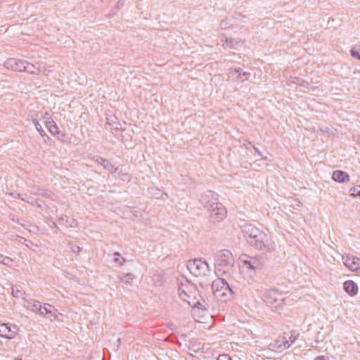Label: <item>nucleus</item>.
Segmentation results:
<instances>
[{"label":"nucleus","mask_w":360,"mask_h":360,"mask_svg":"<svg viewBox=\"0 0 360 360\" xmlns=\"http://www.w3.org/2000/svg\"><path fill=\"white\" fill-rule=\"evenodd\" d=\"M217 360H231V358L227 354H222L218 356Z\"/></svg>","instance_id":"nucleus-35"},{"label":"nucleus","mask_w":360,"mask_h":360,"mask_svg":"<svg viewBox=\"0 0 360 360\" xmlns=\"http://www.w3.org/2000/svg\"><path fill=\"white\" fill-rule=\"evenodd\" d=\"M11 195L13 196V198H18V199H20L23 201H27V202H29L28 200H27V195L25 194V193H12Z\"/></svg>","instance_id":"nucleus-33"},{"label":"nucleus","mask_w":360,"mask_h":360,"mask_svg":"<svg viewBox=\"0 0 360 360\" xmlns=\"http://www.w3.org/2000/svg\"><path fill=\"white\" fill-rule=\"evenodd\" d=\"M234 294L233 289L230 287V285L227 283L225 287L221 290V291L217 294L215 297L217 299L221 300L223 302H226L229 300H231Z\"/></svg>","instance_id":"nucleus-12"},{"label":"nucleus","mask_w":360,"mask_h":360,"mask_svg":"<svg viewBox=\"0 0 360 360\" xmlns=\"http://www.w3.org/2000/svg\"><path fill=\"white\" fill-rule=\"evenodd\" d=\"M34 124L35 126L36 129L39 133V134L41 136H45V131H44V129H42V127L41 126V124L39 123V122L37 120H34Z\"/></svg>","instance_id":"nucleus-30"},{"label":"nucleus","mask_w":360,"mask_h":360,"mask_svg":"<svg viewBox=\"0 0 360 360\" xmlns=\"http://www.w3.org/2000/svg\"><path fill=\"white\" fill-rule=\"evenodd\" d=\"M350 195L360 198V185L354 186L349 189Z\"/></svg>","instance_id":"nucleus-26"},{"label":"nucleus","mask_w":360,"mask_h":360,"mask_svg":"<svg viewBox=\"0 0 360 360\" xmlns=\"http://www.w3.org/2000/svg\"><path fill=\"white\" fill-rule=\"evenodd\" d=\"M245 264L246 265L247 268L252 270L259 269L262 266L261 261L257 258H250L249 260H245Z\"/></svg>","instance_id":"nucleus-19"},{"label":"nucleus","mask_w":360,"mask_h":360,"mask_svg":"<svg viewBox=\"0 0 360 360\" xmlns=\"http://www.w3.org/2000/svg\"><path fill=\"white\" fill-rule=\"evenodd\" d=\"M240 44V41L234 39H229L226 38L224 41L222 43V46L224 48L229 47L230 49H236L237 46Z\"/></svg>","instance_id":"nucleus-22"},{"label":"nucleus","mask_w":360,"mask_h":360,"mask_svg":"<svg viewBox=\"0 0 360 360\" xmlns=\"http://www.w3.org/2000/svg\"><path fill=\"white\" fill-rule=\"evenodd\" d=\"M101 161L103 162L101 166L107 171L111 172L112 174L115 175L116 172L119 169V167H115V165L107 159L101 160Z\"/></svg>","instance_id":"nucleus-20"},{"label":"nucleus","mask_w":360,"mask_h":360,"mask_svg":"<svg viewBox=\"0 0 360 360\" xmlns=\"http://www.w3.org/2000/svg\"><path fill=\"white\" fill-rule=\"evenodd\" d=\"M300 86H302L305 89H309V86H310V84L307 82V81H305V80H303L301 83H300Z\"/></svg>","instance_id":"nucleus-38"},{"label":"nucleus","mask_w":360,"mask_h":360,"mask_svg":"<svg viewBox=\"0 0 360 360\" xmlns=\"http://www.w3.org/2000/svg\"><path fill=\"white\" fill-rule=\"evenodd\" d=\"M11 293L14 297L22 298L25 300V292L22 290L20 286H13L11 288Z\"/></svg>","instance_id":"nucleus-23"},{"label":"nucleus","mask_w":360,"mask_h":360,"mask_svg":"<svg viewBox=\"0 0 360 360\" xmlns=\"http://www.w3.org/2000/svg\"><path fill=\"white\" fill-rule=\"evenodd\" d=\"M124 1H125V0H119L118 1L117 6L113 9H112V15H115L118 12V11L121 8H122Z\"/></svg>","instance_id":"nucleus-31"},{"label":"nucleus","mask_w":360,"mask_h":360,"mask_svg":"<svg viewBox=\"0 0 360 360\" xmlns=\"http://www.w3.org/2000/svg\"><path fill=\"white\" fill-rule=\"evenodd\" d=\"M101 160H105V158H101V157H96V158L95 159V161L96 162H98L99 165H102L103 162H102Z\"/></svg>","instance_id":"nucleus-40"},{"label":"nucleus","mask_w":360,"mask_h":360,"mask_svg":"<svg viewBox=\"0 0 360 360\" xmlns=\"http://www.w3.org/2000/svg\"><path fill=\"white\" fill-rule=\"evenodd\" d=\"M193 293H190V298H187V300H192L193 299Z\"/></svg>","instance_id":"nucleus-42"},{"label":"nucleus","mask_w":360,"mask_h":360,"mask_svg":"<svg viewBox=\"0 0 360 360\" xmlns=\"http://www.w3.org/2000/svg\"><path fill=\"white\" fill-rule=\"evenodd\" d=\"M344 290L351 296L356 295L358 292V286L353 281H347L343 284Z\"/></svg>","instance_id":"nucleus-16"},{"label":"nucleus","mask_w":360,"mask_h":360,"mask_svg":"<svg viewBox=\"0 0 360 360\" xmlns=\"http://www.w3.org/2000/svg\"><path fill=\"white\" fill-rule=\"evenodd\" d=\"M254 149L255 150V151H256V152H257L259 155H261V156H262V154H261L260 151H259L257 148H255V147L254 146Z\"/></svg>","instance_id":"nucleus-43"},{"label":"nucleus","mask_w":360,"mask_h":360,"mask_svg":"<svg viewBox=\"0 0 360 360\" xmlns=\"http://www.w3.org/2000/svg\"><path fill=\"white\" fill-rule=\"evenodd\" d=\"M113 261L118 264L120 266H122L126 262L125 258L120 256V254L118 252H115L113 253Z\"/></svg>","instance_id":"nucleus-25"},{"label":"nucleus","mask_w":360,"mask_h":360,"mask_svg":"<svg viewBox=\"0 0 360 360\" xmlns=\"http://www.w3.org/2000/svg\"><path fill=\"white\" fill-rule=\"evenodd\" d=\"M11 262H12V259L10 257H4V258H3V259H2L1 263L4 264V265L9 266Z\"/></svg>","instance_id":"nucleus-37"},{"label":"nucleus","mask_w":360,"mask_h":360,"mask_svg":"<svg viewBox=\"0 0 360 360\" xmlns=\"http://www.w3.org/2000/svg\"><path fill=\"white\" fill-rule=\"evenodd\" d=\"M153 190H154V188H151V191H153ZM155 191L156 192H155V193H153V192H152V193H153V194H154V195H158L160 194V198H162V199H165V197H167V193H161V192H160V191L159 189L155 188ZM157 198H159V196H158Z\"/></svg>","instance_id":"nucleus-34"},{"label":"nucleus","mask_w":360,"mask_h":360,"mask_svg":"<svg viewBox=\"0 0 360 360\" xmlns=\"http://www.w3.org/2000/svg\"><path fill=\"white\" fill-rule=\"evenodd\" d=\"M217 196L218 195L214 191H207L200 199L201 205L210 213V218L212 221H220L226 214V210L219 201Z\"/></svg>","instance_id":"nucleus-1"},{"label":"nucleus","mask_w":360,"mask_h":360,"mask_svg":"<svg viewBox=\"0 0 360 360\" xmlns=\"http://www.w3.org/2000/svg\"><path fill=\"white\" fill-rule=\"evenodd\" d=\"M134 279V276L131 274H125L123 276L120 277L122 282L125 283H130L131 281Z\"/></svg>","instance_id":"nucleus-27"},{"label":"nucleus","mask_w":360,"mask_h":360,"mask_svg":"<svg viewBox=\"0 0 360 360\" xmlns=\"http://www.w3.org/2000/svg\"><path fill=\"white\" fill-rule=\"evenodd\" d=\"M234 257L231 251L221 250L214 255L215 273L218 276L230 275L233 271Z\"/></svg>","instance_id":"nucleus-2"},{"label":"nucleus","mask_w":360,"mask_h":360,"mask_svg":"<svg viewBox=\"0 0 360 360\" xmlns=\"http://www.w3.org/2000/svg\"><path fill=\"white\" fill-rule=\"evenodd\" d=\"M250 245L258 250L271 251L274 249L269 236L259 229V233H257L256 236L250 240Z\"/></svg>","instance_id":"nucleus-6"},{"label":"nucleus","mask_w":360,"mask_h":360,"mask_svg":"<svg viewBox=\"0 0 360 360\" xmlns=\"http://www.w3.org/2000/svg\"><path fill=\"white\" fill-rule=\"evenodd\" d=\"M79 250H80L79 247L76 246L75 248L72 249V251L75 252H79Z\"/></svg>","instance_id":"nucleus-41"},{"label":"nucleus","mask_w":360,"mask_h":360,"mask_svg":"<svg viewBox=\"0 0 360 360\" xmlns=\"http://www.w3.org/2000/svg\"><path fill=\"white\" fill-rule=\"evenodd\" d=\"M26 61L20 59L11 58L4 62V67L8 70H11L15 72L24 71L25 65Z\"/></svg>","instance_id":"nucleus-9"},{"label":"nucleus","mask_w":360,"mask_h":360,"mask_svg":"<svg viewBox=\"0 0 360 360\" xmlns=\"http://www.w3.org/2000/svg\"><path fill=\"white\" fill-rule=\"evenodd\" d=\"M343 264L352 271L360 274V259L352 255H342Z\"/></svg>","instance_id":"nucleus-7"},{"label":"nucleus","mask_w":360,"mask_h":360,"mask_svg":"<svg viewBox=\"0 0 360 360\" xmlns=\"http://www.w3.org/2000/svg\"><path fill=\"white\" fill-rule=\"evenodd\" d=\"M187 268L191 274L195 276H205L210 271L208 263L201 259H194L188 261Z\"/></svg>","instance_id":"nucleus-5"},{"label":"nucleus","mask_w":360,"mask_h":360,"mask_svg":"<svg viewBox=\"0 0 360 360\" xmlns=\"http://www.w3.org/2000/svg\"><path fill=\"white\" fill-rule=\"evenodd\" d=\"M4 257H5V256H4L3 255H1V254H0V263H1V262H2V259H3V258H4Z\"/></svg>","instance_id":"nucleus-45"},{"label":"nucleus","mask_w":360,"mask_h":360,"mask_svg":"<svg viewBox=\"0 0 360 360\" xmlns=\"http://www.w3.org/2000/svg\"><path fill=\"white\" fill-rule=\"evenodd\" d=\"M25 303H26V307L34 313H37L39 314V311L41 310V302L37 300H26Z\"/></svg>","instance_id":"nucleus-17"},{"label":"nucleus","mask_w":360,"mask_h":360,"mask_svg":"<svg viewBox=\"0 0 360 360\" xmlns=\"http://www.w3.org/2000/svg\"><path fill=\"white\" fill-rule=\"evenodd\" d=\"M45 124H46V128L49 129V131H50V133L52 135H56V134H59V129H58V127L56 123L53 120H52L51 117H46Z\"/></svg>","instance_id":"nucleus-18"},{"label":"nucleus","mask_w":360,"mask_h":360,"mask_svg":"<svg viewBox=\"0 0 360 360\" xmlns=\"http://www.w3.org/2000/svg\"><path fill=\"white\" fill-rule=\"evenodd\" d=\"M116 178H120L122 181L127 180V174L124 173L122 169H120L116 172L115 175H113Z\"/></svg>","instance_id":"nucleus-28"},{"label":"nucleus","mask_w":360,"mask_h":360,"mask_svg":"<svg viewBox=\"0 0 360 360\" xmlns=\"http://www.w3.org/2000/svg\"><path fill=\"white\" fill-rule=\"evenodd\" d=\"M351 56L360 60V49L359 48H352L350 51Z\"/></svg>","instance_id":"nucleus-29"},{"label":"nucleus","mask_w":360,"mask_h":360,"mask_svg":"<svg viewBox=\"0 0 360 360\" xmlns=\"http://www.w3.org/2000/svg\"><path fill=\"white\" fill-rule=\"evenodd\" d=\"M243 236L247 240L248 243L250 245V240H252L257 233H259V229L252 224H246L243 225L242 229Z\"/></svg>","instance_id":"nucleus-11"},{"label":"nucleus","mask_w":360,"mask_h":360,"mask_svg":"<svg viewBox=\"0 0 360 360\" xmlns=\"http://www.w3.org/2000/svg\"><path fill=\"white\" fill-rule=\"evenodd\" d=\"M228 283L226 279L217 278L212 283V290L214 297L219 294Z\"/></svg>","instance_id":"nucleus-13"},{"label":"nucleus","mask_w":360,"mask_h":360,"mask_svg":"<svg viewBox=\"0 0 360 360\" xmlns=\"http://www.w3.org/2000/svg\"><path fill=\"white\" fill-rule=\"evenodd\" d=\"M263 297L266 304L271 306L274 311L279 313L286 301L285 294L277 288L266 289Z\"/></svg>","instance_id":"nucleus-3"},{"label":"nucleus","mask_w":360,"mask_h":360,"mask_svg":"<svg viewBox=\"0 0 360 360\" xmlns=\"http://www.w3.org/2000/svg\"><path fill=\"white\" fill-rule=\"evenodd\" d=\"M43 137H44V141L46 143L51 145V142L52 141L51 139L46 134H45V136H44Z\"/></svg>","instance_id":"nucleus-39"},{"label":"nucleus","mask_w":360,"mask_h":360,"mask_svg":"<svg viewBox=\"0 0 360 360\" xmlns=\"http://www.w3.org/2000/svg\"><path fill=\"white\" fill-rule=\"evenodd\" d=\"M299 336V333H297V334H292L290 337H289V344H293L295 340L297 339Z\"/></svg>","instance_id":"nucleus-36"},{"label":"nucleus","mask_w":360,"mask_h":360,"mask_svg":"<svg viewBox=\"0 0 360 360\" xmlns=\"http://www.w3.org/2000/svg\"><path fill=\"white\" fill-rule=\"evenodd\" d=\"M332 178L335 181H337L339 183L347 182V181H349V176L348 174L342 170L334 171L333 173Z\"/></svg>","instance_id":"nucleus-15"},{"label":"nucleus","mask_w":360,"mask_h":360,"mask_svg":"<svg viewBox=\"0 0 360 360\" xmlns=\"http://www.w3.org/2000/svg\"><path fill=\"white\" fill-rule=\"evenodd\" d=\"M315 360H325L323 356H318Z\"/></svg>","instance_id":"nucleus-44"},{"label":"nucleus","mask_w":360,"mask_h":360,"mask_svg":"<svg viewBox=\"0 0 360 360\" xmlns=\"http://www.w3.org/2000/svg\"><path fill=\"white\" fill-rule=\"evenodd\" d=\"M303 80H304L303 79L300 78V77H290V78L289 79V82H290V84H294L300 86V83Z\"/></svg>","instance_id":"nucleus-32"},{"label":"nucleus","mask_w":360,"mask_h":360,"mask_svg":"<svg viewBox=\"0 0 360 360\" xmlns=\"http://www.w3.org/2000/svg\"><path fill=\"white\" fill-rule=\"evenodd\" d=\"M290 345L291 344H289V341L287 340L286 337H278L274 342L269 345V349L272 351L281 352L289 348Z\"/></svg>","instance_id":"nucleus-10"},{"label":"nucleus","mask_w":360,"mask_h":360,"mask_svg":"<svg viewBox=\"0 0 360 360\" xmlns=\"http://www.w3.org/2000/svg\"><path fill=\"white\" fill-rule=\"evenodd\" d=\"M57 309H53V307L49 304H44L41 305V310L39 311V314L46 318L51 316L56 317Z\"/></svg>","instance_id":"nucleus-14"},{"label":"nucleus","mask_w":360,"mask_h":360,"mask_svg":"<svg viewBox=\"0 0 360 360\" xmlns=\"http://www.w3.org/2000/svg\"><path fill=\"white\" fill-rule=\"evenodd\" d=\"M234 72L238 75V79L241 82H243L248 79L250 73L248 72L243 71L240 68H236L233 70Z\"/></svg>","instance_id":"nucleus-24"},{"label":"nucleus","mask_w":360,"mask_h":360,"mask_svg":"<svg viewBox=\"0 0 360 360\" xmlns=\"http://www.w3.org/2000/svg\"><path fill=\"white\" fill-rule=\"evenodd\" d=\"M197 289L189 285H185L179 287V295L180 298L188 302V305L193 308L204 309L200 300H197Z\"/></svg>","instance_id":"nucleus-4"},{"label":"nucleus","mask_w":360,"mask_h":360,"mask_svg":"<svg viewBox=\"0 0 360 360\" xmlns=\"http://www.w3.org/2000/svg\"><path fill=\"white\" fill-rule=\"evenodd\" d=\"M24 71L29 74L35 75H39L40 72V70L38 67H36L34 65L30 63L27 61L25 65Z\"/></svg>","instance_id":"nucleus-21"},{"label":"nucleus","mask_w":360,"mask_h":360,"mask_svg":"<svg viewBox=\"0 0 360 360\" xmlns=\"http://www.w3.org/2000/svg\"><path fill=\"white\" fill-rule=\"evenodd\" d=\"M18 326L10 323H0V337L8 340L13 339L18 330Z\"/></svg>","instance_id":"nucleus-8"}]
</instances>
